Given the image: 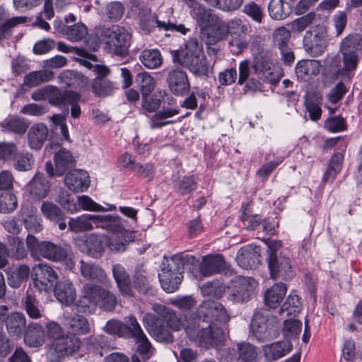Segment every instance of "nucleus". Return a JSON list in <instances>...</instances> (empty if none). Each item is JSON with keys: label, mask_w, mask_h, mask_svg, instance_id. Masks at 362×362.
<instances>
[{"label": "nucleus", "mask_w": 362, "mask_h": 362, "mask_svg": "<svg viewBox=\"0 0 362 362\" xmlns=\"http://www.w3.org/2000/svg\"><path fill=\"white\" fill-rule=\"evenodd\" d=\"M281 78L278 68L272 62L269 52L261 50L254 56L252 64L247 59L239 64L238 83L246 81L245 88L249 90H260L262 83H277Z\"/></svg>", "instance_id": "obj_1"}, {"label": "nucleus", "mask_w": 362, "mask_h": 362, "mask_svg": "<svg viewBox=\"0 0 362 362\" xmlns=\"http://www.w3.org/2000/svg\"><path fill=\"white\" fill-rule=\"evenodd\" d=\"M185 331L188 339L198 346L209 349L221 344L226 338V332L215 325H206L197 315L185 317Z\"/></svg>", "instance_id": "obj_2"}, {"label": "nucleus", "mask_w": 362, "mask_h": 362, "mask_svg": "<svg viewBox=\"0 0 362 362\" xmlns=\"http://www.w3.org/2000/svg\"><path fill=\"white\" fill-rule=\"evenodd\" d=\"M195 257L189 255L176 254L163 262L158 278L161 287L167 293L178 289L182 281L184 267L187 264H194Z\"/></svg>", "instance_id": "obj_3"}, {"label": "nucleus", "mask_w": 362, "mask_h": 362, "mask_svg": "<svg viewBox=\"0 0 362 362\" xmlns=\"http://www.w3.org/2000/svg\"><path fill=\"white\" fill-rule=\"evenodd\" d=\"M117 303V300L113 293L100 286L89 283L83 287L78 306L82 309V312H86L87 308L96 305L109 311L112 310Z\"/></svg>", "instance_id": "obj_4"}, {"label": "nucleus", "mask_w": 362, "mask_h": 362, "mask_svg": "<svg viewBox=\"0 0 362 362\" xmlns=\"http://www.w3.org/2000/svg\"><path fill=\"white\" fill-rule=\"evenodd\" d=\"M69 230L78 233L92 230L93 226L107 230H119V218L111 215L83 214L71 218L68 223Z\"/></svg>", "instance_id": "obj_5"}, {"label": "nucleus", "mask_w": 362, "mask_h": 362, "mask_svg": "<svg viewBox=\"0 0 362 362\" xmlns=\"http://www.w3.org/2000/svg\"><path fill=\"white\" fill-rule=\"evenodd\" d=\"M81 346V341L78 337L71 334H62L50 344L47 357L49 362H61L65 358L76 354Z\"/></svg>", "instance_id": "obj_6"}, {"label": "nucleus", "mask_w": 362, "mask_h": 362, "mask_svg": "<svg viewBox=\"0 0 362 362\" xmlns=\"http://www.w3.org/2000/svg\"><path fill=\"white\" fill-rule=\"evenodd\" d=\"M251 329L259 341L271 340L277 336L278 321L267 311H257L251 321Z\"/></svg>", "instance_id": "obj_7"}, {"label": "nucleus", "mask_w": 362, "mask_h": 362, "mask_svg": "<svg viewBox=\"0 0 362 362\" xmlns=\"http://www.w3.org/2000/svg\"><path fill=\"white\" fill-rule=\"evenodd\" d=\"M26 245L31 257L36 260L45 258L55 262L64 257L63 247L49 241L40 242L33 235L27 236Z\"/></svg>", "instance_id": "obj_8"}, {"label": "nucleus", "mask_w": 362, "mask_h": 362, "mask_svg": "<svg viewBox=\"0 0 362 362\" xmlns=\"http://www.w3.org/2000/svg\"><path fill=\"white\" fill-rule=\"evenodd\" d=\"M228 300L234 304L250 301L256 294L257 281L252 277L237 276L231 282Z\"/></svg>", "instance_id": "obj_9"}, {"label": "nucleus", "mask_w": 362, "mask_h": 362, "mask_svg": "<svg viewBox=\"0 0 362 362\" xmlns=\"http://www.w3.org/2000/svg\"><path fill=\"white\" fill-rule=\"evenodd\" d=\"M103 35L106 38V43L111 51L118 56H125L127 54L131 34L124 27L114 25L111 28L103 30Z\"/></svg>", "instance_id": "obj_10"}, {"label": "nucleus", "mask_w": 362, "mask_h": 362, "mask_svg": "<svg viewBox=\"0 0 362 362\" xmlns=\"http://www.w3.org/2000/svg\"><path fill=\"white\" fill-rule=\"evenodd\" d=\"M140 29L144 33H150L153 30L158 27L159 29L165 30H172L185 34L188 30L183 25H176L170 22L161 21L157 18V16L151 13L150 9H141L136 17Z\"/></svg>", "instance_id": "obj_11"}, {"label": "nucleus", "mask_w": 362, "mask_h": 362, "mask_svg": "<svg viewBox=\"0 0 362 362\" xmlns=\"http://www.w3.org/2000/svg\"><path fill=\"white\" fill-rule=\"evenodd\" d=\"M328 33L326 28L317 25L305 32L303 46L305 51L313 56L321 55L327 48Z\"/></svg>", "instance_id": "obj_12"}, {"label": "nucleus", "mask_w": 362, "mask_h": 362, "mask_svg": "<svg viewBox=\"0 0 362 362\" xmlns=\"http://www.w3.org/2000/svg\"><path fill=\"white\" fill-rule=\"evenodd\" d=\"M362 49V37L358 34L349 35L341 43L344 69L352 71L358 62L357 52Z\"/></svg>", "instance_id": "obj_13"}, {"label": "nucleus", "mask_w": 362, "mask_h": 362, "mask_svg": "<svg viewBox=\"0 0 362 362\" xmlns=\"http://www.w3.org/2000/svg\"><path fill=\"white\" fill-rule=\"evenodd\" d=\"M270 276L274 280H287L293 276L291 259L280 253L279 255L272 254L267 258Z\"/></svg>", "instance_id": "obj_14"}, {"label": "nucleus", "mask_w": 362, "mask_h": 362, "mask_svg": "<svg viewBox=\"0 0 362 362\" xmlns=\"http://www.w3.org/2000/svg\"><path fill=\"white\" fill-rule=\"evenodd\" d=\"M54 167L51 161L45 163V170L49 177L63 175L68 169L76 165V160L72 153L66 148H61L54 156Z\"/></svg>", "instance_id": "obj_15"}, {"label": "nucleus", "mask_w": 362, "mask_h": 362, "mask_svg": "<svg viewBox=\"0 0 362 362\" xmlns=\"http://www.w3.org/2000/svg\"><path fill=\"white\" fill-rule=\"evenodd\" d=\"M199 271L201 275L205 277L217 274H231L229 264L220 254L204 256Z\"/></svg>", "instance_id": "obj_16"}, {"label": "nucleus", "mask_w": 362, "mask_h": 362, "mask_svg": "<svg viewBox=\"0 0 362 362\" xmlns=\"http://www.w3.org/2000/svg\"><path fill=\"white\" fill-rule=\"evenodd\" d=\"M202 45L197 39L189 40L182 51L175 50L172 53L174 62L187 68L203 54Z\"/></svg>", "instance_id": "obj_17"}, {"label": "nucleus", "mask_w": 362, "mask_h": 362, "mask_svg": "<svg viewBox=\"0 0 362 362\" xmlns=\"http://www.w3.org/2000/svg\"><path fill=\"white\" fill-rule=\"evenodd\" d=\"M228 27L226 22L218 16L212 17L206 25L202 26V34L206 43L214 45L223 40L228 35Z\"/></svg>", "instance_id": "obj_18"}, {"label": "nucleus", "mask_w": 362, "mask_h": 362, "mask_svg": "<svg viewBox=\"0 0 362 362\" xmlns=\"http://www.w3.org/2000/svg\"><path fill=\"white\" fill-rule=\"evenodd\" d=\"M291 32L285 27L276 28L273 33V42L281 54L282 60L286 65L293 62L295 56L290 47Z\"/></svg>", "instance_id": "obj_19"}, {"label": "nucleus", "mask_w": 362, "mask_h": 362, "mask_svg": "<svg viewBox=\"0 0 362 362\" xmlns=\"http://www.w3.org/2000/svg\"><path fill=\"white\" fill-rule=\"evenodd\" d=\"M36 278L34 285L40 291H47L53 288L58 279V275L54 269L47 264H38L34 267Z\"/></svg>", "instance_id": "obj_20"}, {"label": "nucleus", "mask_w": 362, "mask_h": 362, "mask_svg": "<svg viewBox=\"0 0 362 362\" xmlns=\"http://www.w3.org/2000/svg\"><path fill=\"white\" fill-rule=\"evenodd\" d=\"M79 271L81 275L87 281L95 282L104 286H107L111 282L105 270L100 266L91 262L81 259Z\"/></svg>", "instance_id": "obj_21"}, {"label": "nucleus", "mask_w": 362, "mask_h": 362, "mask_svg": "<svg viewBox=\"0 0 362 362\" xmlns=\"http://www.w3.org/2000/svg\"><path fill=\"white\" fill-rule=\"evenodd\" d=\"M144 320L147 321L148 332L156 340L165 343L173 341L172 330L167 325L165 326L158 316L147 314L145 315Z\"/></svg>", "instance_id": "obj_22"}, {"label": "nucleus", "mask_w": 362, "mask_h": 362, "mask_svg": "<svg viewBox=\"0 0 362 362\" xmlns=\"http://www.w3.org/2000/svg\"><path fill=\"white\" fill-rule=\"evenodd\" d=\"M25 190L30 199L39 202L48 195L50 184L42 173H37L26 185Z\"/></svg>", "instance_id": "obj_23"}, {"label": "nucleus", "mask_w": 362, "mask_h": 362, "mask_svg": "<svg viewBox=\"0 0 362 362\" xmlns=\"http://www.w3.org/2000/svg\"><path fill=\"white\" fill-rule=\"evenodd\" d=\"M167 83L170 91L176 95H183L190 89L187 75L180 69H173L168 73Z\"/></svg>", "instance_id": "obj_24"}, {"label": "nucleus", "mask_w": 362, "mask_h": 362, "mask_svg": "<svg viewBox=\"0 0 362 362\" xmlns=\"http://www.w3.org/2000/svg\"><path fill=\"white\" fill-rule=\"evenodd\" d=\"M152 309L162 322L172 331L177 332L182 327L185 328V324L182 323L181 318L178 317L173 310L158 303L154 304Z\"/></svg>", "instance_id": "obj_25"}, {"label": "nucleus", "mask_w": 362, "mask_h": 362, "mask_svg": "<svg viewBox=\"0 0 362 362\" xmlns=\"http://www.w3.org/2000/svg\"><path fill=\"white\" fill-rule=\"evenodd\" d=\"M112 272L120 293L124 297H133L134 293L132 287L130 277L125 268L120 264H115L112 266Z\"/></svg>", "instance_id": "obj_26"}, {"label": "nucleus", "mask_w": 362, "mask_h": 362, "mask_svg": "<svg viewBox=\"0 0 362 362\" xmlns=\"http://www.w3.org/2000/svg\"><path fill=\"white\" fill-rule=\"evenodd\" d=\"M64 184L72 192H84L90 185L88 174L82 170L70 171L64 177Z\"/></svg>", "instance_id": "obj_27"}, {"label": "nucleus", "mask_w": 362, "mask_h": 362, "mask_svg": "<svg viewBox=\"0 0 362 362\" xmlns=\"http://www.w3.org/2000/svg\"><path fill=\"white\" fill-rule=\"evenodd\" d=\"M6 328L10 337L20 339L28 327L25 315L20 312H13L7 316Z\"/></svg>", "instance_id": "obj_28"}, {"label": "nucleus", "mask_w": 362, "mask_h": 362, "mask_svg": "<svg viewBox=\"0 0 362 362\" xmlns=\"http://www.w3.org/2000/svg\"><path fill=\"white\" fill-rule=\"evenodd\" d=\"M128 322L130 324V334L135 339L138 345V353L141 355H146L151 347L150 341L134 316L129 317Z\"/></svg>", "instance_id": "obj_29"}, {"label": "nucleus", "mask_w": 362, "mask_h": 362, "mask_svg": "<svg viewBox=\"0 0 362 362\" xmlns=\"http://www.w3.org/2000/svg\"><path fill=\"white\" fill-rule=\"evenodd\" d=\"M292 346L288 339L267 344L263 346L264 356L267 361H276L288 354Z\"/></svg>", "instance_id": "obj_30"}, {"label": "nucleus", "mask_w": 362, "mask_h": 362, "mask_svg": "<svg viewBox=\"0 0 362 362\" xmlns=\"http://www.w3.org/2000/svg\"><path fill=\"white\" fill-rule=\"evenodd\" d=\"M23 335L25 344L32 348L42 346L45 341V329L38 323H28V327Z\"/></svg>", "instance_id": "obj_31"}, {"label": "nucleus", "mask_w": 362, "mask_h": 362, "mask_svg": "<svg viewBox=\"0 0 362 362\" xmlns=\"http://www.w3.org/2000/svg\"><path fill=\"white\" fill-rule=\"evenodd\" d=\"M54 291L58 301L66 305L73 303L76 297L74 284L67 279L57 281Z\"/></svg>", "instance_id": "obj_32"}, {"label": "nucleus", "mask_w": 362, "mask_h": 362, "mask_svg": "<svg viewBox=\"0 0 362 362\" xmlns=\"http://www.w3.org/2000/svg\"><path fill=\"white\" fill-rule=\"evenodd\" d=\"M48 136V128L42 123L33 124L28 132L29 146L33 150H40Z\"/></svg>", "instance_id": "obj_33"}, {"label": "nucleus", "mask_w": 362, "mask_h": 362, "mask_svg": "<svg viewBox=\"0 0 362 362\" xmlns=\"http://www.w3.org/2000/svg\"><path fill=\"white\" fill-rule=\"evenodd\" d=\"M64 327L74 336L90 332V327L87 319L80 315H67L64 317Z\"/></svg>", "instance_id": "obj_34"}, {"label": "nucleus", "mask_w": 362, "mask_h": 362, "mask_svg": "<svg viewBox=\"0 0 362 362\" xmlns=\"http://www.w3.org/2000/svg\"><path fill=\"white\" fill-rule=\"evenodd\" d=\"M286 286L284 283H276L264 293V303L270 308H277L286 293Z\"/></svg>", "instance_id": "obj_35"}, {"label": "nucleus", "mask_w": 362, "mask_h": 362, "mask_svg": "<svg viewBox=\"0 0 362 362\" xmlns=\"http://www.w3.org/2000/svg\"><path fill=\"white\" fill-rule=\"evenodd\" d=\"M259 254L251 245L242 247L236 255V262L243 269H249L259 262Z\"/></svg>", "instance_id": "obj_36"}, {"label": "nucleus", "mask_w": 362, "mask_h": 362, "mask_svg": "<svg viewBox=\"0 0 362 362\" xmlns=\"http://www.w3.org/2000/svg\"><path fill=\"white\" fill-rule=\"evenodd\" d=\"M320 63L317 60H301L296 66V74L298 78L308 81L320 73Z\"/></svg>", "instance_id": "obj_37"}, {"label": "nucleus", "mask_w": 362, "mask_h": 362, "mask_svg": "<svg viewBox=\"0 0 362 362\" xmlns=\"http://www.w3.org/2000/svg\"><path fill=\"white\" fill-rule=\"evenodd\" d=\"M133 284L134 288L141 293H147L151 289L150 276L141 264H137L134 269Z\"/></svg>", "instance_id": "obj_38"}, {"label": "nucleus", "mask_w": 362, "mask_h": 362, "mask_svg": "<svg viewBox=\"0 0 362 362\" xmlns=\"http://www.w3.org/2000/svg\"><path fill=\"white\" fill-rule=\"evenodd\" d=\"M30 274V269L28 265L20 264L16 269H11L7 272L8 284L12 288H19L23 282L28 279Z\"/></svg>", "instance_id": "obj_39"}, {"label": "nucleus", "mask_w": 362, "mask_h": 362, "mask_svg": "<svg viewBox=\"0 0 362 362\" xmlns=\"http://www.w3.org/2000/svg\"><path fill=\"white\" fill-rule=\"evenodd\" d=\"M268 10L269 16L274 20L285 19L292 11L291 4L288 0H271Z\"/></svg>", "instance_id": "obj_40"}, {"label": "nucleus", "mask_w": 362, "mask_h": 362, "mask_svg": "<svg viewBox=\"0 0 362 362\" xmlns=\"http://www.w3.org/2000/svg\"><path fill=\"white\" fill-rule=\"evenodd\" d=\"M74 96H75V91L62 90L57 86H49L48 101L52 105L56 107L66 106L69 99L74 100Z\"/></svg>", "instance_id": "obj_41"}, {"label": "nucleus", "mask_w": 362, "mask_h": 362, "mask_svg": "<svg viewBox=\"0 0 362 362\" xmlns=\"http://www.w3.org/2000/svg\"><path fill=\"white\" fill-rule=\"evenodd\" d=\"M8 256L21 260L28 255V251L24 245L23 239L17 236H11L8 241Z\"/></svg>", "instance_id": "obj_42"}, {"label": "nucleus", "mask_w": 362, "mask_h": 362, "mask_svg": "<svg viewBox=\"0 0 362 362\" xmlns=\"http://www.w3.org/2000/svg\"><path fill=\"white\" fill-rule=\"evenodd\" d=\"M237 359L241 362H257L258 351L257 347L249 342H240L237 344Z\"/></svg>", "instance_id": "obj_43"}, {"label": "nucleus", "mask_w": 362, "mask_h": 362, "mask_svg": "<svg viewBox=\"0 0 362 362\" xmlns=\"http://www.w3.org/2000/svg\"><path fill=\"white\" fill-rule=\"evenodd\" d=\"M54 78V72L49 70L32 71L24 77V83L28 87H35L48 82Z\"/></svg>", "instance_id": "obj_44"}, {"label": "nucleus", "mask_w": 362, "mask_h": 362, "mask_svg": "<svg viewBox=\"0 0 362 362\" xmlns=\"http://www.w3.org/2000/svg\"><path fill=\"white\" fill-rule=\"evenodd\" d=\"M91 86L93 92L98 97L110 95L116 88L113 82L101 77L94 78Z\"/></svg>", "instance_id": "obj_45"}, {"label": "nucleus", "mask_w": 362, "mask_h": 362, "mask_svg": "<svg viewBox=\"0 0 362 362\" xmlns=\"http://www.w3.org/2000/svg\"><path fill=\"white\" fill-rule=\"evenodd\" d=\"M1 126L6 131L18 134H24L28 127L24 119L13 115L6 117Z\"/></svg>", "instance_id": "obj_46"}, {"label": "nucleus", "mask_w": 362, "mask_h": 362, "mask_svg": "<svg viewBox=\"0 0 362 362\" xmlns=\"http://www.w3.org/2000/svg\"><path fill=\"white\" fill-rule=\"evenodd\" d=\"M139 58L142 64L148 69H156L163 63L160 52L156 49H144Z\"/></svg>", "instance_id": "obj_47"}, {"label": "nucleus", "mask_w": 362, "mask_h": 362, "mask_svg": "<svg viewBox=\"0 0 362 362\" xmlns=\"http://www.w3.org/2000/svg\"><path fill=\"white\" fill-rule=\"evenodd\" d=\"M344 154L341 152L334 153L329 163L328 168L324 175L323 180L326 182H332L342 168Z\"/></svg>", "instance_id": "obj_48"}, {"label": "nucleus", "mask_w": 362, "mask_h": 362, "mask_svg": "<svg viewBox=\"0 0 362 362\" xmlns=\"http://www.w3.org/2000/svg\"><path fill=\"white\" fill-rule=\"evenodd\" d=\"M189 6L191 8L192 15L196 18L198 24L201 27L206 25L207 22L215 16L212 15L204 6L194 0H190Z\"/></svg>", "instance_id": "obj_49"}, {"label": "nucleus", "mask_w": 362, "mask_h": 362, "mask_svg": "<svg viewBox=\"0 0 362 362\" xmlns=\"http://www.w3.org/2000/svg\"><path fill=\"white\" fill-rule=\"evenodd\" d=\"M66 37L71 42L81 40L88 33L86 26L81 23H75L73 25L66 26L61 30Z\"/></svg>", "instance_id": "obj_50"}, {"label": "nucleus", "mask_w": 362, "mask_h": 362, "mask_svg": "<svg viewBox=\"0 0 362 362\" xmlns=\"http://www.w3.org/2000/svg\"><path fill=\"white\" fill-rule=\"evenodd\" d=\"M136 82L140 88L141 95H150L156 86L155 79L145 71L136 75Z\"/></svg>", "instance_id": "obj_51"}, {"label": "nucleus", "mask_w": 362, "mask_h": 362, "mask_svg": "<svg viewBox=\"0 0 362 362\" xmlns=\"http://www.w3.org/2000/svg\"><path fill=\"white\" fill-rule=\"evenodd\" d=\"M119 218V223L120 225V228L119 230H112L113 231H118L119 233H114L111 235L107 240V245L110 249L112 251L115 252H123L126 250L127 247V240L121 230L123 229L122 225L120 223V218Z\"/></svg>", "instance_id": "obj_52"}, {"label": "nucleus", "mask_w": 362, "mask_h": 362, "mask_svg": "<svg viewBox=\"0 0 362 362\" xmlns=\"http://www.w3.org/2000/svg\"><path fill=\"white\" fill-rule=\"evenodd\" d=\"M39 301L37 298L28 294L23 301V305L29 317L37 320L42 317V310L39 308Z\"/></svg>", "instance_id": "obj_53"}, {"label": "nucleus", "mask_w": 362, "mask_h": 362, "mask_svg": "<svg viewBox=\"0 0 362 362\" xmlns=\"http://www.w3.org/2000/svg\"><path fill=\"white\" fill-rule=\"evenodd\" d=\"M104 330L108 334L124 337L130 334V325L127 326L119 320H110L107 322Z\"/></svg>", "instance_id": "obj_54"}, {"label": "nucleus", "mask_w": 362, "mask_h": 362, "mask_svg": "<svg viewBox=\"0 0 362 362\" xmlns=\"http://www.w3.org/2000/svg\"><path fill=\"white\" fill-rule=\"evenodd\" d=\"M243 12L258 23H262L264 18L263 7L255 1H250L245 4Z\"/></svg>", "instance_id": "obj_55"}, {"label": "nucleus", "mask_w": 362, "mask_h": 362, "mask_svg": "<svg viewBox=\"0 0 362 362\" xmlns=\"http://www.w3.org/2000/svg\"><path fill=\"white\" fill-rule=\"evenodd\" d=\"M41 211L47 218L54 222H58L64 218L62 210L52 202H43L41 206Z\"/></svg>", "instance_id": "obj_56"}, {"label": "nucleus", "mask_w": 362, "mask_h": 362, "mask_svg": "<svg viewBox=\"0 0 362 362\" xmlns=\"http://www.w3.org/2000/svg\"><path fill=\"white\" fill-rule=\"evenodd\" d=\"M209 6L222 11H230L238 9L244 0H204Z\"/></svg>", "instance_id": "obj_57"}, {"label": "nucleus", "mask_w": 362, "mask_h": 362, "mask_svg": "<svg viewBox=\"0 0 362 362\" xmlns=\"http://www.w3.org/2000/svg\"><path fill=\"white\" fill-rule=\"evenodd\" d=\"M17 198L11 192H4L0 195V213L7 214L13 211L17 207Z\"/></svg>", "instance_id": "obj_58"}, {"label": "nucleus", "mask_w": 362, "mask_h": 362, "mask_svg": "<svg viewBox=\"0 0 362 362\" xmlns=\"http://www.w3.org/2000/svg\"><path fill=\"white\" fill-rule=\"evenodd\" d=\"M187 69L196 76H207L210 70V66L207 62L206 57L202 54Z\"/></svg>", "instance_id": "obj_59"}, {"label": "nucleus", "mask_w": 362, "mask_h": 362, "mask_svg": "<svg viewBox=\"0 0 362 362\" xmlns=\"http://www.w3.org/2000/svg\"><path fill=\"white\" fill-rule=\"evenodd\" d=\"M315 17L316 13L315 12H310L309 13L293 21L289 24L291 31L298 33L303 31L307 27L313 23Z\"/></svg>", "instance_id": "obj_60"}, {"label": "nucleus", "mask_w": 362, "mask_h": 362, "mask_svg": "<svg viewBox=\"0 0 362 362\" xmlns=\"http://www.w3.org/2000/svg\"><path fill=\"white\" fill-rule=\"evenodd\" d=\"M300 307L301 302L299 296L296 294H290L280 309V313L287 312V315H296L300 312Z\"/></svg>", "instance_id": "obj_61"}, {"label": "nucleus", "mask_w": 362, "mask_h": 362, "mask_svg": "<svg viewBox=\"0 0 362 362\" xmlns=\"http://www.w3.org/2000/svg\"><path fill=\"white\" fill-rule=\"evenodd\" d=\"M56 202L61 205L64 209L73 214L78 211V207L74 202V200L71 198L70 194L64 189L59 191V195L56 199Z\"/></svg>", "instance_id": "obj_62"}, {"label": "nucleus", "mask_w": 362, "mask_h": 362, "mask_svg": "<svg viewBox=\"0 0 362 362\" xmlns=\"http://www.w3.org/2000/svg\"><path fill=\"white\" fill-rule=\"evenodd\" d=\"M250 206V204L248 203L244 207L241 220L247 230H255L260 223V218L257 214H252Z\"/></svg>", "instance_id": "obj_63"}, {"label": "nucleus", "mask_w": 362, "mask_h": 362, "mask_svg": "<svg viewBox=\"0 0 362 362\" xmlns=\"http://www.w3.org/2000/svg\"><path fill=\"white\" fill-rule=\"evenodd\" d=\"M88 253L93 257L98 258L101 256L103 245L100 238L95 235L89 236L86 241Z\"/></svg>", "instance_id": "obj_64"}]
</instances>
